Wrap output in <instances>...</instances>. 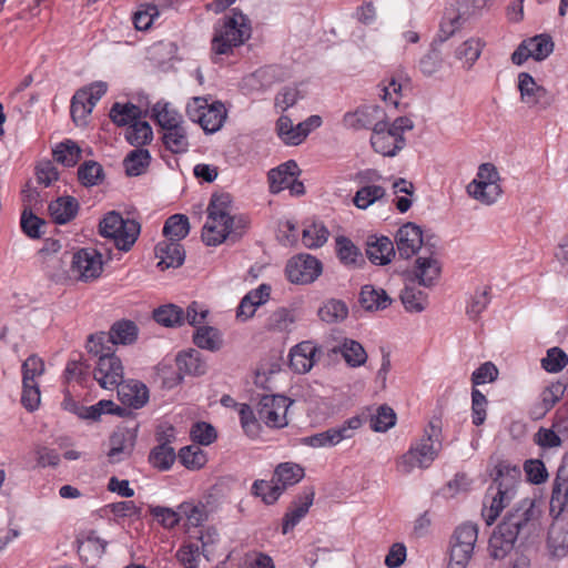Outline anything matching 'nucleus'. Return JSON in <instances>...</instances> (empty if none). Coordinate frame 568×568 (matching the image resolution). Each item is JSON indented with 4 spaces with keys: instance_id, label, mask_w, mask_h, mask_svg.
<instances>
[{
    "instance_id": "7",
    "label": "nucleus",
    "mask_w": 568,
    "mask_h": 568,
    "mask_svg": "<svg viewBox=\"0 0 568 568\" xmlns=\"http://www.w3.org/2000/svg\"><path fill=\"white\" fill-rule=\"evenodd\" d=\"M477 539V525H459L450 537L448 568H466L473 557Z\"/></svg>"
},
{
    "instance_id": "38",
    "label": "nucleus",
    "mask_w": 568,
    "mask_h": 568,
    "mask_svg": "<svg viewBox=\"0 0 568 568\" xmlns=\"http://www.w3.org/2000/svg\"><path fill=\"white\" fill-rule=\"evenodd\" d=\"M152 116L163 129H170L182 123L181 114L171 108L170 103L159 101L152 108Z\"/></svg>"
},
{
    "instance_id": "22",
    "label": "nucleus",
    "mask_w": 568,
    "mask_h": 568,
    "mask_svg": "<svg viewBox=\"0 0 568 568\" xmlns=\"http://www.w3.org/2000/svg\"><path fill=\"white\" fill-rule=\"evenodd\" d=\"M115 389L120 402L129 407L139 409L149 400V389L139 381H122Z\"/></svg>"
},
{
    "instance_id": "64",
    "label": "nucleus",
    "mask_w": 568,
    "mask_h": 568,
    "mask_svg": "<svg viewBox=\"0 0 568 568\" xmlns=\"http://www.w3.org/2000/svg\"><path fill=\"white\" fill-rule=\"evenodd\" d=\"M278 80V69L268 65L256 70L251 74V90H263Z\"/></svg>"
},
{
    "instance_id": "2",
    "label": "nucleus",
    "mask_w": 568,
    "mask_h": 568,
    "mask_svg": "<svg viewBox=\"0 0 568 568\" xmlns=\"http://www.w3.org/2000/svg\"><path fill=\"white\" fill-rule=\"evenodd\" d=\"M241 219L236 216V210L231 194H213L207 206V219L202 229V240L209 246L223 243L230 234L239 235Z\"/></svg>"
},
{
    "instance_id": "31",
    "label": "nucleus",
    "mask_w": 568,
    "mask_h": 568,
    "mask_svg": "<svg viewBox=\"0 0 568 568\" xmlns=\"http://www.w3.org/2000/svg\"><path fill=\"white\" fill-rule=\"evenodd\" d=\"M307 90L304 83H295L283 87L275 95L274 108L277 113H284L298 101L305 99Z\"/></svg>"
},
{
    "instance_id": "6",
    "label": "nucleus",
    "mask_w": 568,
    "mask_h": 568,
    "mask_svg": "<svg viewBox=\"0 0 568 568\" xmlns=\"http://www.w3.org/2000/svg\"><path fill=\"white\" fill-rule=\"evenodd\" d=\"M246 21L245 14L233 9L231 16L216 23L212 39V52L215 54H229L234 47L241 45L243 43Z\"/></svg>"
},
{
    "instance_id": "16",
    "label": "nucleus",
    "mask_w": 568,
    "mask_h": 568,
    "mask_svg": "<svg viewBox=\"0 0 568 568\" xmlns=\"http://www.w3.org/2000/svg\"><path fill=\"white\" fill-rule=\"evenodd\" d=\"M547 546L554 558H564L568 554V505L555 517L548 531Z\"/></svg>"
},
{
    "instance_id": "44",
    "label": "nucleus",
    "mask_w": 568,
    "mask_h": 568,
    "mask_svg": "<svg viewBox=\"0 0 568 568\" xmlns=\"http://www.w3.org/2000/svg\"><path fill=\"white\" fill-rule=\"evenodd\" d=\"M328 235L329 232L322 222H313L303 229L302 241L307 248H318L327 242Z\"/></svg>"
},
{
    "instance_id": "17",
    "label": "nucleus",
    "mask_w": 568,
    "mask_h": 568,
    "mask_svg": "<svg viewBox=\"0 0 568 568\" xmlns=\"http://www.w3.org/2000/svg\"><path fill=\"white\" fill-rule=\"evenodd\" d=\"M181 520L185 521L187 530L202 527L214 513L215 506L207 498L203 500H187L179 505Z\"/></svg>"
},
{
    "instance_id": "40",
    "label": "nucleus",
    "mask_w": 568,
    "mask_h": 568,
    "mask_svg": "<svg viewBox=\"0 0 568 568\" xmlns=\"http://www.w3.org/2000/svg\"><path fill=\"white\" fill-rule=\"evenodd\" d=\"M190 232L189 219L184 214H174L170 216L163 226V234L168 241H181Z\"/></svg>"
},
{
    "instance_id": "46",
    "label": "nucleus",
    "mask_w": 568,
    "mask_h": 568,
    "mask_svg": "<svg viewBox=\"0 0 568 568\" xmlns=\"http://www.w3.org/2000/svg\"><path fill=\"white\" fill-rule=\"evenodd\" d=\"M175 459L176 454L172 446L156 445L149 454V463L160 471L169 470Z\"/></svg>"
},
{
    "instance_id": "18",
    "label": "nucleus",
    "mask_w": 568,
    "mask_h": 568,
    "mask_svg": "<svg viewBox=\"0 0 568 568\" xmlns=\"http://www.w3.org/2000/svg\"><path fill=\"white\" fill-rule=\"evenodd\" d=\"M429 256H418L412 272H407V278L412 282L417 281L419 285L425 287L433 286L440 275V264L433 257L434 250H429Z\"/></svg>"
},
{
    "instance_id": "50",
    "label": "nucleus",
    "mask_w": 568,
    "mask_h": 568,
    "mask_svg": "<svg viewBox=\"0 0 568 568\" xmlns=\"http://www.w3.org/2000/svg\"><path fill=\"white\" fill-rule=\"evenodd\" d=\"M153 318L163 326L172 327L184 322V311L178 305L168 304L154 310Z\"/></svg>"
},
{
    "instance_id": "5",
    "label": "nucleus",
    "mask_w": 568,
    "mask_h": 568,
    "mask_svg": "<svg viewBox=\"0 0 568 568\" xmlns=\"http://www.w3.org/2000/svg\"><path fill=\"white\" fill-rule=\"evenodd\" d=\"M99 231L103 237L111 239L118 250L128 252L136 242L141 226L135 220L123 219L112 211L100 221Z\"/></svg>"
},
{
    "instance_id": "55",
    "label": "nucleus",
    "mask_w": 568,
    "mask_h": 568,
    "mask_svg": "<svg viewBox=\"0 0 568 568\" xmlns=\"http://www.w3.org/2000/svg\"><path fill=\"white\" fill-rule=\"evenodd\" d=\"M78 178L82 185L93 186L102 182L104 171L100 163L95 161H85L78 169Z\"/></svg>"
},
{
    "instance_id": "27",
    "label": "nucleus",
    "mask_w": 568,
    "mask_h": 568,
    "mask_svg": "<svg viewBox=\"0 0 568 568\" xmlns=\"http://www.w3.org/2000/svg\"><path fill=\"white\" fill-rule=\"evenodd\" d=\"M568 456H565L562 464L557 470V476L554 481L550 510L566 509L568 505V469H567Z\"/></svg>"
},
{
    "instance_id": "30",
    "label": "nucleus",
    "mask_w": 568,
    "mask_h": 568,
    "mask_svg": "<svg viewBox=\"0 0 568 568\" xmlns=\"http://www.w3.org/2000/svg\"><path fill=\"white\" fill-rule=\"evenodd\" d=\"M359 304L365 311L376 312L387 308L392 304V298L385 290L367 284L361 288Z\"/></svg>"
},
{
    "instance_id": "43",
    "label": "nucleus",
    "mask_w": 568,
    "mask_h": 568,
    "mask_svg": "<svg viewBox=\"0 0 568 568\" xmlns=\"http://www.w3.org/2000/svg\"><path fill=\"white\" fill-rule=\"evenodd\" d=\"M125 139L136 149L146 145L153 139L152 128L146 121H134L126 128Z\"/></svg>"
},
{
    "instance_id": "35",
    "label": "nucleus",
    "mask_w": 568,
    "mask_h": 568,
    "mask_svg": "<svg viewBox=\"0 0 568 568\" xmlns=\"http://www.w3.org/2000/svg\"><path fill=\"white\" fill-rule=\"evenodd\" d=\"M151 162V154L146 149L138 148L129 152L123 160L125 173L129 176H139L143 174Z\"/></svg>"
},
{
    "instance_id": "33",
    "label": "nucleus",
    "mask_w": 568,
    "mask_h": 568,
    "mask_svg": "<svg viewBox=\"0 0 568 568\" xmlns=\"http://www.w3.org/2000/svg\"><path fill=\"white\" fill-rule=\"evenodd\" d=\"M176 365L181 373L200 376L206 373L207 365L196 349L180 353L176 357Z\"/></svg>"
},
{
    "instance_id": "37",
    "label": "nucleus",
    "mask_w": 568,
    "mask_h": 568,
    "mask_svg": "<svg viewBox=\"0 0 568 568\" xmlns=\"http://www.w3.org/2000/svg\"><path fill=\"white\" fill-rule=\"evenodd\" d=\"M162 141L172 153H184L189 150V140L182 123L164 130Z\"/></svg>"
},
{
    "instance_id": "62",
    "label": "nucleus",
    "mask_w": 568,
    "mask_h": 568,
    "mask_svg": "<svg viewBox=\"0 0 568 568\" xmlns=\"http://www.w3.org/2000/svg\"><path fill=\"white\" fill-rule=\"evenodd\" d=\"M568 364V355L559 347H551L541 359V367L548 373H559Z\"/></svg>"
},
{
    "instance_id": "21",
    "label": "nucleus",
    "mask_w": 568,
    "mask_h": 568,
    "mask_svg": "<svg viewBox=\"0 0 568 568\" xmlns=\"http://www.w3.org/2000/svg\"><path fill=\"white\" fill-rule=\"evenodd\" d=\"M371 144L377 153L384 156H395L404 149L406 140H396V138L387 131V123H378L371 136Z\"/></svg>"
},
{
    "instance_id": "8",
    "label": "nucleus",
    "mask_w": 568,
    "mask_h": 568,
    "mask_svg": "<svg viewBox=\"0 0 568 568\" xmlns=\"http://www.w3.org/2000/svg\"><path fill=\"white\" fill-rule=\"evenodd\" d=\"M186 114L199 123L205 133L217 132L226 118V110L221 102L207 103L204 98H193L186 105Z\"/></svg>"
},
{
    "instance_id": "41",
    "label": "nucleus",
    "mask_w": 568,
    "mask_h": 568,
    "mask_svg": "<svg viewBox=\"0 0 568 568\" xmlns=\"http://www.w3.org/2000/svg\"><path fill=\"white\" fill-rule=\"evenodd\" d=\"M108 334L115 345L132 344L138 337V326L132 321H119L111 326Z\"/></svg>"
},
{
    "instance_id": "58",
    "label": "nucleus",
    "mask_w": 568,
    "mask_h": 568,
    "mask_svg": "<svg viewBox=\"0 0 568 568\" xmlns=\"http://www.w3.org/2000/svg\"><path fill=\"white\" fill-rule=\"evenodd\" d=\"M483 44L479 39H469L456 49V58L464 61L465 67L470 69L480 57Z\"/></svg>"
},
{
    "instance_id": "59",
    "label": "nucleus",
    "mask_w": 568,
    "mask_h": 568,
    "mask_svg": "<svg viewBox=\"0 0 568 568\" xmlns=\"http://www.w3.org/2000/svg\"><path fill=\"white\" fill-rule=\"evenodd\" d=\"M92 103L88 102L84 91H77L72 98L70 112L75 124L85 123L88 115L92 112Z\"/></svg>"
},
{
    "instance_id": "23",
    "label": "nucleus",
    "mask_w": 568,
    "mask_h": 568,
    "mask_svg": "<svg viewBox=\"0 0 568 568\" xmlns=\"http://www.w3.org/2000/svg\"><path fill=\"white\" fill-rule=\"evenodd\" d=\"M317 346L312 341H304L291 348L290 367L298 374L307 373L315 364Z\"/></svg>"
},
{
    "instance_id": "19",
    "label": "nucleus",
    "mask_w": 568,
    "mask_h": 568,
    "mask_svg": "<svg viewBox=\"0 0 568 568\" xmlns=\"http://www.w3.org/2000/svg\"><path fill=\"white\" fill-rule=\"evenodd\" d=\"M109 452L106 454L112 464L128 459L134 449L135 434L129 428H118L112 433L109 439Z\"/></svg>"
},
{
    "instance_id": "25",
    "label": "nucleus",
    "mask_w": 568,
    "mask_h": 568,
    "mask_svg": "<svg viewBox=\"0 0 568 568\" xmlns=\"http://www.w3.org/2000/svg\"><path fill=\"white\" fill-rule=\"evenodd\" d=\"M366 256L375 265H386L395 256V247L387 236H369L366 242Z\"/></svg>"
},
{
    "instance_id": "15",
    "label": "nucleus",
    "mask_w": 568,
    "mask_h": 568,
    "mask_svg": "<svg viewBox=\"0 0 568 568\" xmlns=\"http://www.w3.org/2000/svg\"><path fill=\"white\" fill-rule=\"evenodd\" d=\"M285 272L292 283H312L321 275L322 263L310 254H300L288 261Z\"/></svg>"
},
{
    "instance_id": "51",
    "label": "nucleus",
    "mask_w": 568,
    "mask_h": 568,
    "mask_svg": "<svg viewBox=\"0 0 568 568\" xmlns=\"http://www.w3.org/2000/svg\"><path fill=\"white\" fill-rule=\"evenodd\" d=\"M114 346L115 344H113L109 334L104 332L91 334L87 342L89 354L95 356L98 359L102 358V356H109V353H114Z\"/></svg>"
},
{
    "instance_id": "39",
    "label": "nucleus",
    "mask_w": 568,
    "mask_h": 568,
    "mask_svg": "<svg viewBox=\"0 0 568 568\" xmlns=\"http://www.w3.org/2000/svg\"><path fill=\"white\" fill-rule=\"evenodd\" d=\"M400 301L407 312L420 313L428 304V296L415 286L406 284L400 293Z\"/></svg>"
},
{
    "instance_id": "32",
    "label": "nucleus",
    "mask_w": 568,
    "mask_h": 568,
    "mask_svg": "<svg viewBox=\"0 0 568 568\" xmlns=\"http://www.w3.org/2000/svg\"><path fill=\"white\" fill-rule=\"evenodd\" d=\"M78 201L72 196H62L49 204V213L57 224H65L75 217Z\"/></svg>"
},
{
    "instance_id": "4",
    "label": "nucleus",
    "mask_w": 568,
    "mask_h": 568,
    "mask_svg": "<svg viewBox=\"0 0 568 568\" xmlns=\"http://www.w3.org/2000/svg\"><path fill=\"white\" fill-rule=\"evenodd\" d=\"M442 426L439 419H432L424 436L412 444L408 452L397 462V469L410 474L414 468H428L442 449Z\"/></svg>"
},
{
    "instance_id": "49",
    "label": "nucleus",
    "mask_w": 568,
    "mask_h": 568,
    "mask_svg": "<svg viewBox=\"0 0 568 568\" xmlns=\"http://www.w3.org/2000/svg\"><path fill=\"white\" fill-rule=\"evenodd\" d=\"M53 155L57 162L71 168L81 159V149L74 141L65 140L55 146Z\"/></svg>"
},
{
    "instance_id": "28",
    "label": "nucleus",
    "mask_w": 568,
    "mask_h": 568,
    "mask_svg": "<svg viewBox=\"0 0 568 568\" xmlns=\"http://www.w3.org/2000/svg\"><path fill=\"white\" fill-rule=\"evenodd\" d=\"M301 173L295 161L290 160L268 172V183L272 193H280L286 190L294 176Z\"/></svg>"
},
{
    "instance_id": "42",
    "label": "nucleus",
    "mask_w": 568,
    "mask_h": 568,
    "mask_svg": "<svg viewBox=\"0 0 568 568\" xmlns=\"http://www.w3.org/2000/svg\"><path fill=\"white\" fill-rule=\"evenodd\" d=\"M194 344L203 349L215 352L222 346V337L219 329L212 326H200L193 336Z\"/></svg>"
},
{
    "instance_id": "54",
    "label": "nucleus",
    "mask_w": 568,
    "mask_h": 568,
    "mask_svg": "<svg viewBox=\"0 0 568 568\" xmlns=\"http://www.w3.org/2000/svg\"><path fill=\"white\" fill-rule=\"evenodd\" d=\"M529 47L531 58L536 61H542L554 51V41L548 34H538L526 40Z\"/></svg>"
},
{
    "instance_id": "14",
    "label": "nucleus",
    "mask_w": 568,
    "mask_h": 568,
    "mask_svg": "<svg viewBox=\"0 0 568 568\" xmlns=\"http://www.w3.org/2000/svg\"><path fill=\"white\" fill-rule=\"evenodd\" d=\"M108 355L97 361L93 378L101 388L113 390L123 381L124 368L115 353H109Z\"/></svg>"
},
{
    "instance_id": "34",
    "label": "nucleus",
    "mask_w": 568,
    "mask_h": 568,
    "mask_svg": "<svg viewBox=\"0 0 568 568\" xmlns=\"http://www.w3.org/2000/svg\"><path fill=\"white\" fill-rule=\"evenodd\" d=\"M467 193L480 203L490 205L500 196L501 187L498 183L470 182Z\"/></svg>"
},
{
    "instance_id": "26",
    "label": "nucleus",
    "mask_w": 568,
    "mask_h": 568,
    "mask_svg": "<svg viewBox=\"0 0 568 568\" xmlns=\"http://www.w3.org/2000/svg\"><path fill=\"white\" fill-rule=\"evenodd\" d=\"M155 256L161 268L179 267L185 260V251L180 241H161L155 246Z\"/></svg>"
},
{
    "instance_id": "13",
    "label": "nucleus",
    "mask_w": 568,
    "mask_h": 568,
    "mask_svg": "<svg viewBox=\"0 0 568 568\" xmlns=\"http://www.w3.org/2000/svg\"><path fill=\"white\" fill-rule=\"evenodd\" d=\"M518 90L521 102L529 108L546 110L555 101L554 94L542 85L537 84L535 79L527 72L518 74Z\"/></svg>"
},
{
    "instance_id": "12",
    "label": "nucleus",
    "mask_w": 568,
    "mask_h": 568,
    "mask_svg": "<svg viewBox=\"0 0 568 568\" xmlns=\"http://www.w3.org/2000/svg\"><path fill=\"white\" fill-rule=\"evenodd\" d=\"M103 271L102 255L94 248H82L73 254L71 272L77 280L88 282L98 278Z\"/></svg>"
},
{
    "instance_id": "52",
    "label": "nucleus",
    "mask_w": 568,
    "mask_h": 568,
    "mask_svg": "<svg viewBox=\"0 0 568 568\" xmlns=\"http://www.w3.org/2000/svg\"><path fill=\"white\" fill-rule=\"evenodd\" d=\"M386 195V191L383 186L379 185H366L361 187L353 199L356 207L361 210H366L368 206L374 204L375 202L382 200Z\"/></svg>"
},
{
    "instance_id": "56",
    "label": "nucleus",
    "mask_w": 568,
    "mask_h": 568,
    "mask_svg": "<svg viewBox=\"0 0 568 568\" xmlns=\"http://www.w3.org/2000/svg\"><path fill=\"white\" fill-rule=\"evenodd\" d=\"M290 116L282 114L276 121V133L286 145H300L301 134Z\"/></svg>"
},
{
    "instance_id": "3",
    "label": "nucleus",
    "mask_w": 568,
    "mask_h": 568,
    "mask_svg": "<svg viewBox=\"0 0 568 568\" xmlns=\"http://www.w3.org/2000/svg\"><path fill=\"white\" fill-rule=\"evenodd\" d=\"M520 477L521 470L517 465L507 462L496 465L494 483L488 487L484 500L483 517L487 525H491L514 499Z\"/></svg>"
},
{
    "instance_id": "20",
    "label": "nucleus",
    "mask_w": 568,
    "mask_h": 568,
    "mask_svg": "<svg viewBox=\"0 0 568 568\" xmlns=\"http://www.w3.org/2000/svg\"><path fill=\"white\" fill-rule=\"evenodd\" d=\"M315 490L313 487H305L303 491L295 497L292 506L285 514L282 524V532L286 535L291 531L308 513L313 505Z\"/></svg>"
},
{
    "instance_id": "10",
    "label": "nucleus",
    "mask_w": 568,
    "mask_h": 568,
    "mask_svg": "<svg viewBox=\"0 0 568 568\" xmlns=\"http://www.w3.org/2000/svg\"><path fill=\"white\" fill-rule=\"evenodd\" d=\"M433 237L434 236H427L425 239L422 229L413 222L404 224L397 231L395 237L399 256L409 258L415 255L422 246L427 251L432 250L430 247H435V244L430 243Z\"/></svg>"
},
{
    "instance_id": "36",
    "label": "nucleus",
    "mask_w": 568,
    "mask_h": 568,
    "mask_svg": "<svg viewBox=\"0 0 568 568\" xmlns=\"http://www.w3.org/2000/svg\"><path fill=\"white\" fill-rule=\"evenodd\" d=\"M304 477V469L294 463H283L280 464L275 471L273 479L280 486H283V491L297 483H300Z\"/></svg>"
},
{
    "instance_id": "9",
    "label": "nucleus",
    "mask_w": 568,
    "mask_h": 568,
    "mask_svg": "<svg viewBox=\"0 0 568 568\" xmlns=\"http://www.w3.org/2000/svg\"><path fill=\"white\" fill-rule=\"evenodd\" d=\"M257 404V418L270 428L287 426V410L293 400L281 394H261Z\"/></svg>"
},
{
    "instance_id": "57",
    "label": "nucleus",
    "mask_w": 568,
    "mask_h": 568,
    "mask_svg": "<svg viewBox=\"0 0 568 568\" xmlns=\"http://www.w3.org/2000/svg\"><path fill=\"white\" fill-rule=\"evenodd\" d=\"M179 459L184 467L192 470L202 468L207 462L203 449L194 445L181 448Z\"/></svg>"
},
{
    "instance_id": "45",
    "label": "nucleus",
    "mask_w": 568,
    "mask_h": 568,
    "mask_svg": "<svg viewBox=\"0 0 568 568\" xmlns=\"http://www.w3.org/2000/svg\"><path fill=\"white\" fill-rule=\"evenodd\" d=\"M446 40L447 37H439L438 40H435L432 43L428 52L422 57V59L419 60V69L423 72V74L429 77L436 73L438 70H440L443 64V54L442 51L438 49L437 44L438 42L443 43Z\"/></svg>"
},
{
    "instance_id": "24",
    "label": "nucleus",
    "mask_w": 568,
    "mask_h": 568,
    "mask_svg": "<svg viewBox=\"0 0 568 568\" xmlns=\"http://www.w3.org/2000/svg\"><path fill=\"white\" fill-rule=\"evenodd\" d=\"M281 371L280 356L272 355L264 359L255 372L254 384L265 394H275L277 389L275 375Z\"/></svg>"
},
{
    "instance_id": "1",
    "label": "nucleus",
    "mask_w": 568,
    "mask_h": 568,
    "mask_svg": "<svg viewBox=\"0 0 568 568\" xmlns=\"http://www.w3.org/2000/svg\"><path fill=\"white\" fill-rule=\"evenodd\" d=\"M540 516V509L528 498L510 509L489 539L491 557L504 558L517 539L526 542L538 537L541 532Z\"/></svg>"
},
{
    "instance_id": "48",
    "label": "nucleus",
    "mask_w": 568,
    "mask_h": 568,
    "mask_svg": "<svg viewBox=\"0 0 568 568\" xmlns=\"http://www.w3.org/2000/svg\"><path fill=\"white\" fill-rule=\"evenodd\" d=\"M333 351L337 352V348H334ZM338 352H341L345 362L352 367L361 366L365 364L367 359V354L364 347L354 339L346 338L338 347Z\"/></svg>"
},
{
    "instance_id": "61",
    "label": "nucleus",
    "mask_w": 568,
    "mask_h": 568,
    "mask_svg": "<svg viewBox=\"0 0 568 568\" xmlns=\"http://www.w3.org/2000/svg\"><path fill=\"white\" fill-rule=\"evenodd\" d=\"M252 488L254 495L261 497L266 505L274 504L283 494V486L276 484L274 479L271 481L256 480Z\"/></svg>"
},
{
    "instance_id": "47",
    "label": "nucleus",
    "mask_w": 568,
    "mask_h": 568,
    "mask_svg": "<svg viewBox=\"0 0 568 568\" xmlns=\"http://www.w3.org/2000/svg\"><path fill=\"white\" fill-rule=\"evenodd\" d=\"M140 114V109L132 103L121 104L116 102L110 110L111 120L119 126H129L134 121H139Z\"/></svg>"
},
{
    "instance_id": "53",
    "label": "nucleus",
    "mask_w": 568,
    "mask_h": 568,
    "mask_svg": "<svg viewBox=\"0 0 568 568\" xmlns=\"http://www.w3.org/2000/svg\"><path fill=\"white\" fill-rule=\"evenodd\" d=\"M347 315L348 307L339 300H329L318 310V316L326 323L342 322Z\"/></svg>"
},
{
    "instance_id": "29",
    "label": "nucleus",
    "mask_w": 568,
    "mask_h": 568,
    "mask_svg": "<svg viewBox=\"0 0 568 568\" xmlns=\"http://www.w3.org/2000/svg\"><path fill=\"white\" fill-rule=\"evenodd\" d=\"M336 254L341 263L349 268H358L365 264L361 250L346 236H337L335 240Z\"/></svg>"
},
{
    "instance_id": "11",
    "label": "nucleus",
    "mask_w": 568,
    "mask_h": 568,
    "mask_svg": "<svg viewBox=\"0 0 568 568\" xmlns=\"http://www.w3.org/2000/svg\"><path fill=\"white\" fill-rule=\"evenodd\" d=\"M362 426V419L358 416L351 417L345 420L341 426L329 428L325 432L314 434L305 437L304 444L314 447H333L344 439H349L354 436L355 430Z\"/></svg>"
},
{
    "instance_id": "63",
    "label": "nucleus",
    "mask_w": 568,
    "mask_h": 568,
    "mask_svg": "<svg viewBox=\"0 0 568 568\" xmlns=\"http://www.w3.org/2000/svg\"><path fill=\"white\" fill-rule=\"evenodd\" d=\"M489 303V287L475 291L466 308L468 318L471 321H477L479 315L487 308Z\"/></svg>"
},
{
    "instance_id": "60",
    "label": "nucleus",
    "mask_w": 568,
    "mask_h": 568,
    "mask_svg": "<svg viewBox=\"0 0 568 568\" xmlns=\"http://www.w3.org/2000/svg\"><path fill=\"white\" fill-rule=\"evenodd\" d=\"M396 424V414L388 405H381L371 417V428L378 433L387 432Z\"/></svg>"
}]
</instances>
